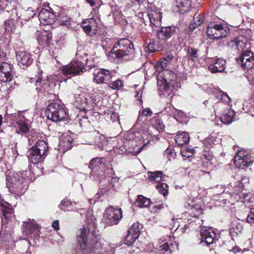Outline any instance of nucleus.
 Segmentation results:
<instances>
[{
  "label": "nucleus",
  "instance_id": "nucleus-64",
  "mask_svg": "<svg viewBox=\"0 0 254 254\" xmlns=\"http://www.w3.org/2000/svg\"><path fill=\"white\" fill-rule=\"evenodd\" d=\"M76 254H85V251H82L79 252H77Z\"/></svg>",
  "mask_w": 254,
  "mask_h": 254
},
{
  "label": "nucleus",
  "instance_id": "nucleus-45",
  "mask_svg": "<svg viewBox=\"0 0 254 254\" xmlns=\"http://www.w3.org/2000/svg\"><path fill=\"white\" fill-rule=\"evenodd\" d=\"M120 184L119 178L117 177H113L109 181V186L112 190H116L119 187Z\"/></svg>",
  "mask_w": 254,
  "mask_h": 254
},
{
  "label": "nucleus",
  "instance_id": "nucleus-44",
  "mask_svg": "<svg viewBox=\"0 0 254 254\" xmlns=\"http://www.w3.org/2000/svg\"><path fill=\"white\" fill-rule=\"evenodd\" d=\"M128 233L135 235L136 234L137 237L139 236V224L138 222L133 223L128 230Z\"/></svg>",
  "mask_w": 254,
  "mask_h": 254
},
{
  "label": "nucleus",
  "instance_id": "nucleus-47",
  "mask_svg": "<svg viewBox=\"0 0 254 254\" xmlns=\"http://www.w3.org/2000/svg\"><path fill=\"white\" fill-rule=\"evenodd\" d=\"M109 84V86L114 90H119L123 86V81L120 79L111 82Z\"/></svg>",
  "mask_w": 254,
  "mask_h": 254
},
{
  "label": "nucleus",
  "instance_id": "nucleus-57",
  "mask_svg": "<svg viewBox=\"0 0 254 254\" xmlns=\"http://www.w3.org/2000/svg\"><path fill=\"white\" fill-rule=\"evenodd\" d=\"M232 229L234 230V232L236 234L241 233L243 230V227L241 224H237L233 227Z\"/></svg>",
  "mask_w": 254,
  "mask_h": 254
},
{
  "label": "nucleus",
  "instance_id": "nucleus-49",
  "mask_svg": "<svg viewBox=\"0 0 254 254\" xmlns=\"http://www.w3.org/2000/svg\"><path fill=\"white\" fill-rule=\"evenodd\" d=\"M154 126L159 131H163L165 127L163 122L159 119L156 120Z\"/></svg>",
  "mask_w": 254,
  "mask_h": 254
},
{
  "label": "nucleus",
  "instance_id": "nucleus-19",
  "mask_svg": "<svg viewBox=\"0 0 254 254\" xmlns=\"http://www.w3.org/2000/svg\"><path fill=\"white\" fill-rule=\"evenodd\" d=\"M57 19L61 25L65 26L68 28H73L75 25L73 19L69 16L65 9H62L58 13Z\"/></svg>",
  "mask_w": 254,
  "mask_h": 254
},
{
  "label": "nucleus",
  "instance_id": "nucleus-31",
  "mask_svg": "<svg viewBox=\"0 0 254 254\" xmlns=\"http://www.w3.org/2000/svg\"><path fill=\"white\" fill-rule=\"evenodd\" d=\"M176 143L180 146L188 143L190 141L189 135L185 132L179 133L175 137Z\"/></svg>",
  "mask_w": 254,
  "mask_h": 254
},
{
  "label": "nucleus",
  "instance_id": "nucleus-6",
  "mask_svg": "<svg viewBox=\"0 0 254 254\" xmlns=\"http://www.w3.org/2000/svg\"><path fill=\"white\" fill-rule=\"evenodd\" d=\"M46 114L49 120L60 123L68 120L67 112L62 105L56 102H52L48 105Z\"/></svg>",
  "mask_w": 254,
  "mask_h": 254
},
{
  "label": "nucleus",
  "instance_id": "nucleus-33",
  "mask_svg": "<svg viewBox=\"0 0 254 254\" xmlns=\"http://www.w3.org/2000/svg\"><path fill=\"white\" fill-rule=\"evenodd\" d=\"M204 20V15L202 14L196 15H194L193 18V22L190 25V28L193 30L198 27L203 22Z\"/></svg>",
  "mask_w": 254,
  "mask_h": 254
},
{
  "label": "nucleus",
  "instance_id": "nucleus-41",
  "mask_svg": "<svg viewBox=\"0 0 254 254\" xmlns=\"http://www.w3.org/2000/svg\"><path fill=\"white\" fill-rule=\"evenodd\" d=\"M156 72H162L163 70H167L166 68L167 67V63L165 61H163L161 60L160 61L158 62L154 66Z\"/></svg>",
  "mask_w": 254,
  "mask_h": 254
},
{
  "label": "nucleus",
  "instance_id": "nucleus-40",
  "mask_svg": "<svg viewBox=\"0 0 254 254\" xmlns=\"http://www.w3.org/2000/svg\"><path fill=\"white\" fill-rule=\"evenodd\" d=\"M156 188L159 192L162 194L164 196L167 195L168 193V185L167 184L163 183H158L156 186Z\"/></svg>",
  "mask_w": 254,
  "mask_h": 254
},
{
  "label": "nucleus",
  "instance_id": "nucleus-34",
  "mask_svg": "<svg viewBox=\"0 0 254 254\" xmlns=\"http://www.w3.org/2000/svg\"><path fill=\"white\" fill-rule=\"evenodd\" d=\"M29 130L28 126L22 121H17L16 126V132L22 135L23 133H27Z\"/></svg>",
  "mask_w": 254,
  "mask_h": 254
},
{
  "label": "nucleus",
  "instance_id": "nucleus-60",
  "mask_svg": "<svg viewBox=\"0 0 254 254\" xmlns=\"http://www.w3.org/2000/svg\"><path fill=\"white\" fill-rule=\"evenodd\" d=\"M185 151L187 153H189L191 155H192V154H193V153L194 151V150L193 149H191V148L187 147L186 148Z\"/></svg>",
  "mask_w": 254,
  "mask_h": 254
},
{
  "label": "nucleus",
  "instance_id": "nucleus-22",
  "mask_svg": "<svg viewBox=\"0 0 254 254\" xmlns=\"http://www.w3.org/2000/svg\"><path fill=\"white\" fill-rule=\"evenodd\" d=\"M105 162L106 159L105 158H94L91 160L89 167L93 172H99L104 167Z\"/></svg>",
  "mask_w": 254,
  "mask_h": 254
},
{
  "label": "nucleus",
  "instance_id": "nucleus-5",
  "mask_svg": "<svg viewBox=\"0 0 254 254\" xmlns=\"http://www.w3.org/2000/svg\"><path fill=\"white\" fill-rule=\"evenodd\" d=\"M48 144L44 140H39L28 152L29 161L36 164L42 162L47 156Z\"/></svg>",
  "mask_w": 254,
  "mask_h": 254
},
{
  "label": "nucleus",
  "instance_id": "nucleus-28",
  "mask_svg": "<svg viewBox=\"0 0 254 254\" xmlns=\"http://www.w3.org/2000/svg\"><path fill=\"white\" fill-rule=\"evenodd\" d=\"M73 139L68 135H64L60 139L59 144L62 146L64 150H67L72 147Z\"/></svg>",
  "mask_w": 254,
  "mask_h": 254
},
{
  "label": "nucleus",
  "instance_id": "nucleus-11",
  "mask_svg": "<svg viewBox=\"0 0 254 254\" xmlns=\"http://www.w3.org/2000/svg\"><path fill=\"white\" fill-rule=\"evenodd\" d=\"M113 71L104 68H98L93 72L94 81L97 84H109L112 81Z\"/></svg>",
  "mask_w": 254,
  "mask_h": 254
},
{
  "label": "nucleus",
  "instance_id": "nucleus-59",
  "mask_svg": "<svg viewBox=\"0 0 254 254\" xmlns=\"http://www.w3.org/2000/svg\"><path fill=\"white\" fill-rule=\"evenodd\" d=\"M110 117L111 119L112 120L113 122L117 121L118 120L119 118L118 115L115 113H113L111 115Z\"/></svg>",
  "mask_w": 254,
  "mask_h": 254
},
{
  "label": "nucleus",
  "instance_id": "nucleus-38",
  "mask_svg": "<svg viewBox=\"0 0 254 254\" xmlns=\"http://www.w3.org/2000/svg\"><path fill=\"white\" fill-rule=\"evenodd\" d=\"M82 113L83 112H80V114H78L77 116V118L78 119V123L81 127H84L86 128L90 126V122L88 120V119L87 117L82 116V118H80L82 116Z\"/></svg>",
  "mask_w": 254,
  "mask_h": 254
},
{
  "label": "nucleus",
  "instance_id": "nucleus-17",
  "mask_svg": "<svg viewBox=\"0 0 254 254\" xmlns=\"http://www.w3.org/2000/svg\"><path fill=\"white\" fill-rule=\"evenodd\" d=\"M251 162L252 161L249 158L248 153L245 151H238L234 157L235 165L240 169H244L245 167H248Z\"/></svg>",
  "mask_w": 254,
  "mask_h": 254
},
{
  "label": "nucleus",
  "instance_id": "nucleus-32",
  "mask_svg": "<svg viewBox=\"0 0 254 254\" xmlns=\"http://www.w3.org/2000/svg\"><path fill=\"white\" fill-rule=\"evenodd\" d=\"M151 203V200L143 195H138L137 199L135 202V204L139 207H146L148 206Z\"/></svg>",
  "mask_w": 254,
  "mask_h": 254
},
{
  "label": "nucleus",
  "instance_id": "nucleus-37",
  "mask_svg": "<svg viewBox=\"0 0 254 254\" xmlns=\"http://www.w3.org/2000/svg\"><path fill=\"white\" fill-rule=\"evenodd\" d=\"M93 137L94 140L92 143H94L95 145L98 146L99 147H102L106 141L105 136L97 132L96 133Z\"/></svg>",
  "mask_w": 254,
  "mask_h": 254
},
{
  "label": "nucleus",
  "instance_id": "nucleus-12",
  "mask_svg": "<svg viewBox=\"0 0 254 254\" xmlns=\"http://www.w3.org/2000/svg\"><path fill=\"white\" fill-rule=\"evenodd\" d=\"M89 95L85 92H81L80 93L75 94L74 96V105L80 110V112L86 113L91 109L88 101Z\"/></svg>",
  "mask_w": 254,
  "mask_h": 254
},
{
  "label": "nucleus",
  "instance_id": "nucleus-36",
  "mask_svg": "<svg viewBox=\"0 0 254 254\" xmlns=\"http://www.w3.org/2000/svg\"><path fill=\"white\" fill-rule=\"evenodd\" d=\"M25 223V226L26 229H28L29 230V232L32 233L33 232L36 231V233L37 235H39L38 233L39 232V226L38 224L36 223V222L33 220L29 219V222H26Z\"/></svg>",
  "mask_w": 254,
  "mask_h": 254
},
{
  "label": "nucleus",
  "instance_id": "nucleus-14",
  "mask_svg": "<svg viewBox=\"0 0 254 254\" xmlns=\"http://www.w3.org/2000/svg\"><path fill=\"white\" fill-rule=\"evenodd\" d=\"M13 65L7 62L0 64V81L3 82L10 81L14 75Z\"/></svg>",
  "mask_w": 254,
  "mask_h": 254
},
{
  "label": "nucleus",
  "instance_id": "nucleus-46",
  "mask_svg": "<svg viewBox=\"0 0 254 254\" xmlns=\"http://www.w3.org/2000/svg\"><path fill=\"white\" fill-rule=\"evenodd\" d=\"M138 237H137L136 234L134 235L128 233L125 238V243L127 245L130 246L135 242L137 239H138Z\"/></svg>",
  "mask_w": 254,
  "mask_h": 254
},
{
  "label": "nucleus",
  "instance_id": "nucleus-16",
  "mask_svg": "<svg viewBox=\"0 0 254 254\" xmlns=\"http://www.w3.org/2000/svg\"><path fill=\"white\" fill-rule=\"evenodd\" d=\"M16 58L18 65L22 68H25L31 65L33 61L31 54L24 50L17 52Z\"/></svg>",
  "mask_w": 254,
  "mask_h": 254
},
{
  "label": "nucleus",
  "instance_id": "nucleus-25",
  "mask_svg": "<svg viewBox=\"0 0 254 254\" xmlns=\"http://www.w3.org/2000/svg\"><path fill=\"white\" fill-rule=\"evenodd\" d=\"M174 30L171 27H163L158 32V36L160 39L165 40L173 36Z\"/></svg>",
  "mask_w": 254,
  "mask_h": 254
},
{
  "label": "nucleus",
  "instance_id": "nucleus-35",
  "mask_svg": "<svg viewBox=\"0 0 254 254\" xmlns=\"http://www.w3.org/2000/svg\"><path fill=\"white\" fill-rule=\"evenodd\" d=\"M197 52V49L189 47L187 51V56H188L189 59L191 60L193 62H195L198 61L199 57Z\"/></svg>",
  "mask_w": 254,
  "mask_h": 254
},
{
  "label": "nucleus",
  "instance_id": "nucleus-56",
  "mask_svg": "<svg viewBox=\"0 0 254 254\" xmlns=\"http://www.w3.org/2000/svg\"><path fill=\"white\" fill-rule=\"evenodd\" d=\"M235 43L238 50L243 49L245 47V43L238 39L235 40Z\"/></svg>",
  "mask_w": 254,
  "mask_h": 254
},
{
  "label": "nucleus",
  "instance_id": "nucleus-50",
  "mask_svg": "<svg viewBox=\"0 0 254 254\" xmlns=\"http://www.w3.org/2000/svg\"><path fill=\"white\" fill-rule=\"evenodd\" d=\"M128 144H130V142L127 141L126 144L125 145V147H124L125 150L122 149L121 150L122 152L121 153H123L124 152V153H129L131 155L136 154L137 151H135V150H134V148H130L129 147H128V148L127 147V145Z\"/></svg>",
  "mask_w": 254,
  "mask_h": 254
},
{
  "label": "nucleus",
  "instance_id": "nucleus-9",
  "mask_svg": "<svg viewBox=\"0 0 254 254\" xmlns=\"http://www.w3.org/2000/svg\"><path fill=\"white\" fill-rule=\"evenodd\" d=\"M123 217L121 208H115L113 206L107 208L104 213V219L109 225L117 224Z\"/></svg>",
  "mask_w": 254,
  "mask_h": 254
},
{
  "label": "nucleus",
  "instance_id": "nucleus-62",
  "mask_svg": "<svg viewBox=\"0 0 254 254\" xmlns=\"http://www.w3.org/2000/svg\"><path fill=\"white\" fill-rule=\"evenodd\" d=\"M86 1L90 4L91 6L95 5V2L94 0H86Z\"/></svg>",
  "mask_w": 254,
  "mask_h": 254
},
{
  "label": "nucleus",
  "instance_id": "nucleus-29",
  "mask_svg": "<svg viewBox=\"0 0 254 254\" xmlns=\"http://www.w3.org/2000/svg\"><path fill=\"white\" fill-rule=\"evenodd\" d=\"M52 83V82L50 81L48 79L43 80L41 77V73H40L36 81V89L40 90V87H42L44 90H46Z\"/></svg>",
  "mask_w": 254,
  "mask_h": 254
},
{
  "label": "nucleus",
  "instance_id": "nucleus-10",
  "mask_svg": "<svg viewBox=\"0 0 254 254\" xmlns=\"http://www.w3.org/2000/svg\"><path fill=\"white\" fill-rule=\"evenodd\" d=\"M0 210L2 212V227L4 224L12 223L15 221V215L11 206L7 202H0Z\"/></svg>",
  "mask_w": 254,
  "mask_h": 254
},
{
  "label": "nucleus",
  "instance_id": "nucleus-27",
  "mask_svg": "<svg viewBox=\"0 0 254 254\" xmlns=\"http://www.w3.org/2000/svg\"><path fill=\"white\" fill-rule=\"evenodd\" d=\"M235 112L232 109H228L224 111L221 117V122L225 124H229L233 121Z\"/></svg>",
  "mask_w": 254,
  "mask_h": 254
},
{
  "label": "nucleus",
  "instance_id": "nucleus-23",
  "mask_svg": "<svg viewBox=\"0 0 254 254\" xmlns=\"http://www.w3.org/2000/svg\"><path fill=\"white\" fill-rule=\"evenodd\" d=\"M190 0H174V9L176 11H186L190 5Z\"/></svg>",
  "mask_w": 254,
  "mask_h": 254
},
{
  "label": "nucleus",
  "instance_id": "nucleus-58",
  "mask_svg": "<svg viewBox=\"0 0 254 254\" xmlns=\"http://www.w3.org/2000/svg\"><path fill=\"white\" fill-rule=\"evenodd\" d=\"M52 226L55 230L59 229V222L58 220H55L52 223Z\"/></svg>",
  "mask_w": 254,
  "mask_h": 254
},
{
  "label": "nucleus",
  "instance_id": "nucleus-3",
  "mask_svg": "<svg viewBox=\"0 0 254 254\" xmlns=\"http://www.w3.org/2000/svg\"><path fill=\"white\" fill-rule=\"evenodd\" d=\"M158 90L164 96L172 94V92L175 86H177V75L170 70H163L157 74Z\"/></svg>",
  "mask_w": 254,
  "mask_h": 254
},
{
  "label": "nucleus",
  "instance_id": "nucleus-1",
  "mask_svg": "<svg viewBox=\"0 0 254 254\" xmlns=\"http://www.w3.org/2000/svg\"><path fill=\"white\" fill-rule=\"evenodd\" d=\"M27 171L13 172L6 176V185L10 191L17 195L23 194L28 187Z\"/></svg>",
  "mask_w": 254,
  "mask_h": 254
},
{
  "label": "nucleus",
  "instance_id": "nucleus-20",
  "mask_svg": "<svg viewBox=\"0 0 254 254\" xmlns=\"http://www.w3.org/2000/svg\"><path fill=\"white\" fill-rule=\"evenodd\" d=\"M56 17L54 13L45 8H43L38 15L40 22L44 25L52 24L55 21Z\"/></svg>",
  "mask_w": 254,
  "mask_h": 254
},
{
  "label": "nucleus",
  "instance_id": "nucleus-30",
  "mask_svg": "<svg viewBox=\"0 0 254 254\" xmlns=\"http://www.w3.org/2000/svg\"><path fill=\"white\" fill-rule=\"evenodd\" d=\"M162 47L160 42L153 39L150 40L148 46L145 48V51L148 50L150 53H154L157 51H161Z\"/></svg>",
  "mask_w": 254,
  "mask_h": 254
},
{
  "label": "nucleus",
  "instance_id": "nucleus-4",
  "mask_svg": "<svg viewBox=\"0 0 254 254\" xmlns=\"http://www.w3.org/2000/svg\"><path fill=\"white\" fill-rule=\"evenodd\" d=\"M77 242L80 249L88 253V254L99 253L102 249L101 243L97 241L93 240L91 243L88 242L86 231L84 228L79 230L77 235Z\"/></svg>",
  "mask_w": 254,
  "mask_h": 254
},
{
  "label": "nucleus",
  "instance_id": "nucleus-55",
  "mask_svg": "<svg viewBox=\"0 0 254 254\" xmlns=\"http://www.w3.org/2000/svg\"><path fill=\"white\" fill-rule=\"evenodd\" d=\"M220 96V99L222 100V102H225L227 104H229L230 103L231 101V98L226 93L222 92L221 93Z\"/></svg>",
  "mask_w": 254,
  "mask_h": 254
},
{
  "label": "nucleus",
  "instance_id": "nucleus-53",
  "mask_svg": "<svg viewBox=\"0 0 254 254\" xmlns=\"http://www.w3.org/2000/svg\"><path fill=\"white\" fill-rule=\"evenodd\" d=\"M110 188L109 186H106L101 188L97 193V195L99 196L98 197L103 196L106 194H108V192L110 191Z\"/></svg>",
  "mask_w": 254,
  "mask_h": 254
},
{
  "label": "nucleus",
  "instance_id": "nucleus-15",
  "mask_svg": "<svg viewBox=\"0 0 254 254\" xmlns=\"http://www.w3.org/2000/svg\"><path fill=\"white\" fill-rule=\"evenodd\" d=\"M200 233L201 237L200 244L202 246L205 245L209 247L213 244L216 239V235L213 230L211 229H206L204 227L199 226Z\"/></svg>",
  "mask_w": 254,
  "mask_h": 254
},
{
  "label": "nucleus",
  "instance_id": "nucleus-2",
  "mask_svg": "<svg viewBox=\"0 0 254 254\" xmlns=\"http://www.w3.org/2000/svg\"><path fill=\"white\" fill-rule=\"evenodd\" d=\"M134 55V49L132 43L127 39H122L115 43L109 53V58L116 60L122 59L128 60Z\"/></svg>",
  "mask_w": 254,
  "mask_h": 254
},
{
  "label": "nucleus",
  "instance_id": "nucleus-26",
  "mask_svg": "<svg viewBox=\"0 0 254 254\" xmlns=\"http://www.w3.org/2000/svg\"><path fill=\"white\" fill-rule=\"evenodd\" d=\"M86 228L85 227L83 228L85 229L86 231L87 229L89 233L94 234L97 226L95 217L91 215L88 216L86 218Z\"/></svg>",
  "mask_w": 254,
  "mask_h": 254
},
{
  "label": "nucleus",
  "instance_id": "nucleus-51",
  "mask_svg": "<svg viewBox=\"0 0 254 254\" xmlns=\"http://www.w3.org/2000/svg\"><path fill=\"white\" fill-rule=\"evenodd\" d=\"M71 205V202L68 200H63L59 205L60 208L64 211L66 210V208L69 207Z\"/></svg>",
  "mask_w": 254,
  "mask_h": 254
},
{
  "label": "nucleus",
  "instance_id": "nucleus-18",
  "mask_svg": "<svg viewBox=\"0 0 254 254\" xmlns=\"http://www.w3.org/2000/svg\"><path fill=\"white\" fill-rule=\"evenodd\" d=\"M84 31L90 36L95 35L98 30L97 23L94 18L85 19L81 24Z\"/></svg>",
  "mask_w": 254,
  "mask_h": 254
},
{
  "label": "nucleus",
  "instance_id": "nucleus-8",
  "mask_svg": "<svg viewBox=\"0 0 254 254\" xmlns=\"http://www.w3.org/2000/svg\"><path fill=\"white\" fill-rule=\"evenodd\" d=\"M206 32L210 39H220L227 36L229 33V29L222 25L210 23L207 26Z\"/></svg>",
  "mask_w": 254,
  "mask_h": 254
},
{
  "label": "nucleus",
  "instance_id": "nucleus-52",
  "mask_svg": "<svg viewBox=\"0 0 254 254\" xmlns=\"http://www.w3.org/2000/svg\"><path fill=\"white\" fill-rule=\"evenodd\" d=\"M183 215H184V217H190V218H189L187 220V222H188V224H191L192 223L195 222L196 221V220L197 221H200L202 222V220H199L198 218H197L195 217H192L191 216H190L189 213H185L183 214Z\"/></svg>",
  "mask_w": 254,
  "mask_h": 254
},
{
  "label": "nucleus",
  "instance_id": "nucleus-42",
  "mask_svg": "<svg viewBox=\"0 0 254 254\" xmlns=\"http://www.w3.org/2000/svg\"><path fill=\"white\" fill-rule=\"evenodd\" d=\"M156 249L158 252L161 253V254H163L165 252H167V253H171L170 246L168 245L167 243H164L162 245H160L159 247H158V245H156Z\"/></svg>",
  "mask_w": 254,
  "mask_h": 254
},
{
  "label": "nucleus",
  "instance_id": "nucleus-13",
  "mask_svg": "<svg viewBox=\"0 0 254 254\" xmlns=\"http://www.w3.org/2000/svg\"><path fill=\"white\" fill-rule=\"evenodd\" d=\"M244 69H250L254 66V53L248 51L243 53L237 60Z\"/></svg>",
  "mask_w": 254,
  "mask_h": 254
},
{
  "label": "nucleus",
  "instance_id": "nucleus-54",
  "mask_svg": "<svg viewBox=\"0 0 254 254\" xmlns=\"http://www.w3.org/2000/svg\"><path fill=\"white\" fill-rule=\"evenodd\" d=\"M247 222L251 224L254 223V208L251 209L247 218Z\"/></svg>",
  "mask_w": 254,
  "mask_h": 254
},
{
  "label": "nucleus",
  "instance_id": "nucleus-48",
  "mask_svg": "<svg viewBox=\"0 0 254 254\" xmlns=\"http://www.w3.org/2000/svg\"><path fill=\"white\" fill-rule=\"evenodd\" d=\"M152 114V112L150 108H145L143 109L141 112H139L137 122L139 120L142 119L143 116H151Z\"/></svg>",
  "mask_w": 254,
  "mask_h": 254
},
{
  "label": "nucleus",
  "instance_id": "nucleus-24",
  "mask_svg": "<svg viewBox=\"0 0 254 254\" xmlns=\"http://www.w3.org/2000/svg\"><path fill=\"white\" fill-rule=\"evenodd\" d=\"M150 23L155 27L161 26L162 18V13L160 12H150L148 14Z\"/></svg>",
  "mask_w": 254,
  "mask_h": 254
},
{
  "label": "nucleus",
  "instance_id": "nucleus-43",
  "mask_svg": "<svg viewBox=\"0 0 254 254\" xmlns=\"http://www.w3.org/2000/svg\"><path fill=\"white\" fill-rule=\"evenodd\" d=\"M4 28L7 32H13L15 30L14 21L13 20L6 21L4 23Z\"/></svg>",
  "mask_w": 254,
  "mask_h": 254
},
{
  "label": "nucleus",
  "instance_id": "nucleus-63",
  "mask_svg": "<svg viewBox=\"0 0 254 254\" xmlns=\"http://www.w3.org/2000/svg\"><path fill=\"white\" fill-rule=\"evenodd\" d=\"M173 150L172 149L168 148L165 150V153L167 154L172 155Z\"/></svg>",
  "mask_w": 254,
  "mask_h": 254
},
{
  "label": "nucleus",
  "instance_id": "nucleus-61",
  "mask_svg": "<svg viewBox=\"0 0 254 254\" xmlns=\"http://www.w3.org/2000/svg\"><path fill=\"white\" fill-rule=\"evenodd\" d=\"M172 58H173V57L172 56H170V57L168 56L167 57L164 58L162 60L163 61L165 60V62L167 63V62L170 61L172 59Z\"/></svg>",
  "mask_w": 254,
  "mask_h": 254
},
{
  "label": "nucleus",
  "instance_id": "nucleus-7",
  "mask_svg": "<svg viewBox=\"0 0 254 254\" xmlns=\"http://www.w3.org/2000/svg\"><path fill=\"white\" fill-rule=\"evenodd\" d=\"M85 67V64L83 62L77 60L71 62L67 65L61 67V70L64 75H69L70 77L83 73Z\"/></svg>",
  "mask_w": 254,
  "mask_h": 254
},
{
  "label": "nucleus",
  "instance_id": "nucleus-39",
  "mask_svg": "<svg viewBox=\"0 0 254 254\" xmlns=\"http://www.w3.org/2000/svg\"><path fill=\"white\" fill-rule=\"evenodd\" d=\"M148 178L150 181L156 182L158 184L160 183L162 179V172L161 171H156L151 173L150 175L148 176Z\"/></svg>",
  "mask_w": 254,
  "mask_h": 254
},
{
  "label": "nucleus",
  "instance_id": "nucleus-21",
  "mask_svg": "<svg viewBox=\"0 0 254 254\" xmlns=\"http://www.w3.org/2000/svg\"><path fill=\"white\" fill-rule=\"evenodd\" d=\"M226 61L222 58L214 59L208 69L212 73L222 72L226 68Z\"/></svg>",
  "mask_w": 254,
  "mask_h": 254
}]
</instances>
